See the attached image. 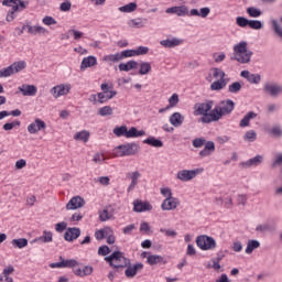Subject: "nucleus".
<instances>
[{
  "label": "nucleus",
  "mask_w": 282,
  "mask_h": 282,
  "mask_svg": "<svg viewBox=\"0 0 282 282\" xmlns=\"http://www.w3.org/2000/svg\"><path fill=\"white\" fill-rule=\"evenodd\" d=\"M177 102H180V95L177 94H173L170 98H169V106L170 109L172 107H177Z\"/></svg>",
  "instance_id": "52"
},
{
  "label": "nucleus",
  "mask_w": 282,
  "mask_h": 282,
  "mask_svg": "<svg viewBox=\"0 0 282 282\" xmlns=\"http://www.w3.org/2000/svg\"><path fill=\"white\" fill-rule=\"evenodd\" d=\"M180 204V199L175 198V197H166L162 205L161 208L162 210H175V208H177Z\"/></svg>",
  "instance_id": "17"
},
{
  "label": "nucleus",
  "mask_w": 282,
  "mask_h": 282,
  "mask_svg": "<svg viewBox=\"0 0 282 282\" xmlns=\"http://www.w3.org/2000/svg\"><path fill=\"white\" fill-rule=\"evenodd\" d=\"M19 91H21L23 96H36V91H39V88H36L35 85L23 84L19 87Z\"/></svg>",
  "instance_id": "22"
},
{
  "label": "nucleus",
  "mask_w": 282,
  "mask_h": 282,
  "mask_svg": "<svg viewBox=\"0 0 282 282\" xmlns=\"http://www.w3.org/2000/svg\"><path fill=\"white\" fill-rule=\"evenodd\" d=\"M196 246L200 250H215L217 248V241L215 238L207 236V235H200L196 238Z\"/></svg>",
  "instance_id": "7"
},
{
  "label": "nucleus",
  "mask_w": 282,
  "mask_h": 282,
  "mask_svg": "<svg viewBox=\"0 0 282 282\" xmlns=\"http://www.w3.org/2000/svg\"><path fill=\"white\" fill-rule=\"evenodd\" d=\"M238 206H246V202H248V197L243 194H239L237 196Z\"/></svg>",
  "instance_id": "63"
},
{
  "label": "nucleus",
  "mask_w": 282,
  "mask_h": 282,
  "mask_svg": "<svg viewBox=\"0 0 282 282\" xmlns=\"http://www.w3.org/2000/svg\"><path fill=\"white\" fill-rule=\"evenodd\" d=\"M271 23L275 36L282 41V25L276 20H272Z\"/></svg>",
  "instance_id": "38"
},
{
  "label": "nucleus",
  "mask_w": 282,
  "mask_h": 282,
  "mask_svg": "<svg viewBox=\"0 0 282 282\" xmlns=\"http://www.w3.org/2000/svg\"><path fill=\"white\" fill-rule=\"evenodd\" d=\"M112 133L115 135H117V138H122V135H124L127 138V133H128V129L127 126H120V127H116L112 130Z\"/></svg>",
  "instance_id": "41"
},
{
  "label": "nucleus",
  "mask_w": 282,
  "mask_h": 282,
  "mask_svg": "<svg viewBox=\"0 0 282 282\" xmlns=\"http://www.w3.org/2000/svg\"><path fill=\"white\" fill-rule=\"evenodd\" d=\"M137 10H138V3L135 2H130L119 8V12H126V13L135 12Z\"/></svg>",
  "instance_id": "36"
},
{
  "label": "nucleus",
  "mask_w": 282,
  "mask_h": 282,
  "mask_svg": "<svg viewBox=\"0 0 282 282\" xmlns=\"http://www.w3.org/2000/svg\"><path fill=\"white\" fill-rule=\"evenodd\" d=\"M210 153H215V142L207 141L205 148L199 152L200 158H208Z\"/></svg>",
  "instance_id": "27"
},
{
  "label": "nucleus",
  "mask_w": 282,
  "mask_h": 282,
  "mask_svg": "<svg viewBox=\"0 0 282 282\" xmlns=\"http://www.w3.org/2000/svg\"><path fill=\"white\" fill-rule=\"evenodd\" d=\"M270 132L272 133V135H275V138L282 137V129L280 126L273 127Z\"/></svg>",
  "instance_id": "62"
},
{
  "label": "nucleus",
  "mask_w": 282,
  "mask_h": 282,
  "mask_svg": "<svg viewBox=\"0 0 282 282\" xmlns=\"http://www.w3.org/2000/svg\"><path fill=\"white\" fill-rule=\"evenodd\" d=\"M72 91V84H59L51 89L53 98H61V96H67Z\"/></svg>",
  "instance_id": "11"
},
{
  "label": "nucleus",
  "mask_w": 282,
  "mask_h": 282,
  "mask_svg": "<svg viewBox=\"0 0 282 282\" xmlns=\"http://www.w3.org/2000/svg\"><path fill=\"white\" fill-rule=\"evenodd\" d=\"M12 74H14L12 65L0 69V78H8L9 76H12Z\"/></svg>",
  "instance_id": "46"
},
{
  "label": "nucleus",
  "mask_w": 282,
  "mask_h": 282,
  "mask_svg": "<svg viewBox=\"0 0 282 282\" xmlns=\"http://www.w3.org/2000/svg\"><path fill=\"white\" fill-rule=\"evenodd\" d=\"M235 111V101L231 99H225L219 101L218 106H215L214 113H212V119L219 122L223 116H230Z\"/></svg>",
  "instance_id": "3"
},
{
  "label": "nucleus",
  "mask_w": 282,
  "mask_h": 282,
  "mask_svg": "<svg viewBox=\"0 0 282 282\" xmlns=\"http://www.w3.org/2000/svg\"><path fill=\"white\" fill-rule=\"evenodd\" d=\"M42 22L44 25H56V20L50 15L44 17Z\"/></svg>",
  "instance_id": "60"
},
{
  "label": "nucleus",
  "mask_w": 282,
  "mask_h": 282,
  "mask_svg": "<svg viewBox=\"0 0 282 282\" xmlns=\"http://www.w3.org/2000/svg\"><path fill=\"white\" fill-rule=\"evenodd\" d=\"M2 6L12 8V10L7 13V18H6L8 23H12V21H14V13L23 12V10H25V8H28V2H25L23 0H3Z\"/></svg>",
  "instance_id": "5"
},
{
  "label": "nucleus",
  "mask_w": 282,
  "mask_h": 282,
  "mask_svg": "<svg viewBox=\"0 0 282 282\" xmlns=\"http://www.w3.org/2000/svg\"><path fill=\"white\" fill-rule=\"evenodd\" d=\"M243 138L248 140V142H254V140H257V132H254V130L247 131Z\"/></svg>",
  "instance_id": "53"
},
{
  "label": "nucleus",
  "mask_w": 282,
  "mask_h": 282,
  "mask_svg": "<svg viewBox=\"0 0 282 282\" xmlns=\"http://www.w3.org/2000/svg\"><path fill=\"white\" fill-rule=\"evenodd\" d=\"M170 123L172 124V127H182V124H184V116H182V113L180 112H174L170 117Z\"/></svg>",
  "instance_id": "26"
},
{
  "label": "nucleus",
  "mask_w": 282,
  "mask_h": 282,
  "mask_svg": "<svg viewBox=\"0 0 282 282\" xmlns=\"http://www.w3.org/2000/svg\"><path fill=\"white\" fill-rule=\"evenodd\" d=\"M210 89H212V91H221V89H224L221 86V82H219V80L213 82L210 84Z\"/></svg>",
  "instance_id": "59"
},
{
  "label": "nucleus",
  "mask_w": 282,
  "mask_h": 282,
  "mask_svg": "<svg viewBox=\"0 0 282 282\" xmlns=\"http://www.w3.org/2000/svg\"><path fill=\"white\" fill-rule=\"evenodd\" d=\"M257 248H261V242H259V240H254V239L248 240L246 253L252 254V252H254V250H257Z\"/></svg>",
  "instance_id": "33"
},
{
  "label": "nucleus",
  "mask_w": 282,
  "mask_h": 282,
  "mask_svg": "<svg viewBox=\"0 0 282 282\" xmlns=\"http://www.w3.org/2000/svg\"><path fill=\"white\" fill-rule=\"evenodd\" d=\"M142 135H147L144 130H138L135 127H131L127 132V138H142Z\"/></svg>",
  "instance_id": "34"
},
{
  "label": "nucleus",
  "mask_w": 282,
  "mask_h": 282,
  "mask_svg": "<svg viewBox=\"0 0 282 282\" xmlns=\"http://www.w3.org/2000/svg\"><path fill=\"white\" fill-rule=\"evenodd\" d=\"M264 94H269L272 98H279L282 94V85L279 83H267L263 86Z\"/></svg>",
  "instance_id": "10"
},
{
  "label": "nucleus",
  "mask_w": 282,
  "mask_h": 282,
  "mask_svg": "<svg viewBox=\"0 0 282 282\" xmlns=\"http://www.w3.org/2000/svg\"><path fill=\"white\" fill-rule=\"evenodd\" d=\"M59 262H53L50 264V268H70L73 274L75 276H79L80 279H85V276H91L94 274V267L91 265H84L83 263L78 262L76 259H63L59 257Z\"/></svg>",
  "instance_id": "1"
},
{
  "label": "nucleus",
  "mask_w": 282,
  "mask_h": 282,
  "mask_svg": "<svg viewBox=\"0 0 282 282\" xmlns=\"http://www.w3.org/2000/svg\"><path fill=\"white\" fill-rule=\"evenodd\" d=\"M89 131L82 130L74 134V140H77L78 142H89Z\"/></svg>",
  "instance_id": "35"
},
{
  "label": "nucleus",
  "mask_w": 282,
  "mask_h": 282,
  "mask_svg": "<svg viewBox=\"0 0 282 282\" xmlns=\"http://www.w3.org/2000/svg\"><path fill=\"white\" fill-rule=\"evenodd\" d=\"M45 129H47V124L41 119H35L34 122L28 126V131L31 134L39 133V131H43Z\"/></svg>",
  "instance_id": "14"
},
{
  "label": "nucleus",
  "mask_w": 282,
  "mask_h": 282,
  "mask_svg": "<svg viewBox=\"0 0 282 282\" xmlns=\"http://www.w3.org/2000/svg\"><path fill=\"white\" fill-rule=\"evenodd\" d=\"M249 26L251 30H262L263 22H261L260 20H249Z\"/></svg>",
  "instance_id": "48"
},
{
  "label": "nucleus",
  "mask_w": 282,
  "mask_h": 282,
  "mask_svg": "<svg viewBox=\"0 0 282 282\" xmlns=\"http://www.w3.org/2000/svg\"><path fill=\"white\" fill-rule=\"evenodd\" d=\"M119 56H120L121 61H123V58H131V57L135 56V50L122 51L121 53H119Z\"/></svg>",
  "instance_id": "51"
},
{
  "label": "nucleus",
  "mask_w": 282,
  "mask_h": 282,
  "mask_svg": "<svg viewBox=\"0 0 282 282\" xmlns=\"http://www.w3.org/2000/svg\"><path fill=\"white\" fill-rule=\"evenodd\" d=\"M85 206V198L80 196H74L66 204V210H78V208H83Z\"/></svg>",
  "instance_id": "13"
},
{
  "label": "nucleus",
  "mask_w": 282,
  "mask_h": 282,
  "mask_svg": "<svg viewBox=\"0 0 282 282\" xmlns=\"http://www.w3.org/2000/svg\"><path fill=\"white\" fill-rule=\"evenodd\" d=\"M228 91L229 94H239L241 91V83L234 82L231 85H229Z\"/></svg>",
  "instance_id": "45"
},
{
  "label": "nucleus",
  "mask_w": 282,
  "mask_h": 282,
  "mask_svg": "<svg viewBox=\"0 0 282 282\" xmlns=\"http://www.w3.org/2000/svg\"><path fill=\"white\" fill-rule=\"evenodd\" d=\"M151 72V63L149 62H143L140 65L139 74L140 76H147Z\"/></svg>",
  "instance_id": "43"
},
{
  "label": "nucleus",
  "mask_w": 282,
  "mask_h": 282,
  "mask_svg": "<svg viewBox=\"0 0 282 282\" xmlns=\"http://www.w3.org/2000/svg\"><path fill=\"white\" fill-rule=\"evenodd\" d=\"M25 61H20L11 64V67L13 68V74H19V72H23L25 69Z\"/></svg>",
  "instance_id": "42"
},
{
  "label": "nucleus",
  "mask_w": 282,
  "mask_h": 282,
  "mask_svg": "<svg viewBox=\"0 0 282 282\" xmlns=\"http://www.w3.org/2000/svg\"><path fill=\"white\" fill-rule=\"evenodd\" d=\"M236 23L239 28H248V25L250 24V20L245 17H237Z\"/></svg>",
  "instance_id": "49"
},
{
  "label": "nucleus",
  "mask_w": 282,
  "mask_h": 282,
  "mask_svg": "<svg viewBox=\"0 0 282 282\" xmlns=\"http://www.w3.org/2000/svg\"><path fill=\"white\" fill-rule=\"evenodd\" d=\"M119 72H131V69H138V62L129 61L127 63L119 64Z\"/></svg>",
  "instance_id": "29"
},
{
  "label": "nucleus",
  "mask_w": 282,
  "mask_h": 282,
  "mask_svg": "<svg viewBox=\"0 0 282 282\" xmlns=\"http://www.w3.org/2000/svg\"><path fill=\"white\" fill-rule=\"evenodd\" d=\"M117 149L121 151L119 154L120 158H124L127 155H135V153H138L140 150V145L137 143H126L117 147Z\"/></svg>",
  "instance_id": "9"
},
{
  "label": "nucleus",
  "mask_w": 282,
  "mask_h": 282,
  "mask_svg": "<svg viewBox=\"0 0 282 282\" xmlns=\"http://www.w3.org/2000/svg\"><path fill=\"white\" fill-rule=\"evenodd\" d=\"M247 80L251 85H259V83H261V75L250 73L249 78Z\"/></svg>",
  "instance_id": "50"
},
{
  "label": "nucleus",
  "mask_w": 282,
  "mask_h": 282,
  "mask_svg": "<svg viewBox=\"0 0 282 282\" xmlns=\"http://www.w3.org/2000/svg\"><path fill=\"white\" fill-rule=\"evenodd\" d=\"M113 217V214L109 213V209H104L99 212V219L101 221H109Z\"/></svg>",
  "instance_id": "47"
},
{
  "label": "nucleus",
  "mask_w": 282,
  "mask_h": 282,
  "mask_svg": "<svg viewBox=\"0 0 282 282\" xmlns=\"http://www.w3.org/2000/svg\"><path fill=\"white\" fill-rule=\"evenodd\" d=\"M214 78H226V73L221 68H213Z\"/></svg>",
  "instance_id": "57"
},
{
  "label": "nucleus",
  "mask_w": 282,
  "mask_h": 282,
  "mask_svg": "<svg viewBox=\"0 0 282 282\" xmlns=\"http://www.w3.org/2000/svg\"><path fill=\"white\" fill-rule=\"evenodd\" d=\"M55 230L56 232H63V230H67V223L66 221L57 223L55 225Z\"/></svg>",
  "instance_id": "61"
},
{
  "label": "nucleus",
  "mask_w": 282,
  "mask_h": 282,
  "mask_svg": "<svg viewBox=\"0 0 282 282\" xmlns=\"http://www.w3.org/2000/svg\"><path fill=\"white\" fill-rule=\"evenodd\" d=\"M96 65H98L96 56L90 55L88 57H84L80 64V72H85V69L89 67H96Z\"/></svg>",
  "instance_id": "21"
},
{
  "label": "nucleus",
  "mask_w": 282,
  "mask_h": 282,
  "mask_svg": "<svg viewBox=\"0 0 282 282\" xmlns=\"http://www.w3.org/2000/svg\"><path fill=\"white\" fill-rule=\"evenodd\" d=\"M257 232H268L270 230V225L263 224V225H258L256 227Z\"/></svg>",
  "instance_id": "64"
},
{
  "label": "nucleus",
  "mask_w": 282,
  "mask_h": 282,
  "mask_svg": "<svg viewBox=\"0 0 282 282\" xmlns=\"http://www.w3.org/2000/svg\"><path fill=\"white\" fill-rule=\"evenodd\" d=\"M214 101L208 100L207 102L198 104L197 107V113L199 116H203L200 118V121L204 122L205 124H210V122H217V119L213 118V113H215V109H213ZM213 109V110H210ZM210 111V112H208Z\"/></svg>",
  "instance_id": "4"
},
{
  "label": "nucleus",
  "mask_w": 282,
  "mask_h": 282,
  "mask_svg": "<svg viewBox=\"0 0 282 282\" xmlns=\"http://www.w3.org/2000/svg\"><path fill=\"white\" fill-rule=\"evenodd\" d=\"M11 245L13 246V248H25L28 246V239L26 238H19V239H13L11 241Z\"/></svg>",
  "instance_id": "40"
},
{
  "label": "nucleus",
  "mask_w": 282,
  "mask_h": 282,
  "mask_svg": "<svg viewBox=\"0 0 282 282\" xmlns=\"http://www.w3.org/2000/svg\"><path fill=\"white\" fill-rule=\"evenodd\" d=\"M166 14H176L177 17H188V7H172L165 10Z\"/></svg>",
  "instance_id": "18"
},
{
  "label": "nucleus",
  "mask_w": 282,
  "mask_h": 282,
  "mask_svg": "<svg viewBox=\"0 0 282 282\" xmlns=\"http://www.w3.org/2000/svg\"><path fill=\"white\" fill-rule=\"evenodd\" d=\"M252 54L254 53L248 50V42L241 41L234 45V53L230 61H237V63H240L241 65H247V63H250Z\"/></svg>",
  "instance_id": "2"
},
{
  "label": "nucleus",
  "mask_w": 282,
  "mask_h": 282,
  "mask_svg": "<svg viewBox=\"0 0 282 282\" xmlns=\"http://www.w3.org/2000/svg\"><path fill=\"white\" fill-rule=\"evenodd\" d=\"M182 44V40L177 39V37H173L172 40H162L160 42V45H162L163 47H177V45Z\"/></svg>",
  "instance_id": "32"
},
{
  "label": "nucleus",
  "mask_w": 282,
  "mask_h": 282,
  "mask_svg": "<svg viewBox=\"0 0 282 282\" xmlns=\"http://www.w3.org/2000/svg\"><path fill=\"white\" fill-rule=\"evenodd\" d=\"M262 162H263V155L258 154L254 158L240 163V166L242 169H250V166H259V164H262Z\"/></svg>",
  "instance_id": "20"
},
{
  "label": "nucleus",
  "mask_w": 282,
  "mask_h": 282,
  "mask_svg": "<svg viewBox=\"0 0 282 282\" xmlns=\"http://www.w3.org/2000/svg\"><path fill=\"white\" fill-rule=\"evenodd\" d=\"M199 173H204V169L198 167L195 170H181L177 172L176 177L181 182H191V180H195V177L198 176Z\"/></svg>",
  "instance_id": "8"
},
{
  "label": "nucleus",
  "mask_w": 282,
  "mask_h": 282,
  "mask_svg": "<svg viewBox=\"0 0 282 282\" xmlns=\"http://www.w3.org/2000/svg\"><path fill=\"white\" fill-rule=\"evenodd\" d=\"M104 61L105 63H109L111 65V63H120L122 59L120 57V53H116L104 56Z\"/></svg>",
  "instance_id": "37"
},
{
  "label": "nucleus",
  "mask_w": 282,
  "mask_h": 282,
  "mask_svg": "<svg viewBox=\"0 0 282 282\" xmlns=\"http://www.w3.org/2000/svg\"><path fill=\"white\" fill-rule=\"evenodd\" d=\"M147 263H149V265H166L169 261L162 256L150 254L147 258Z\"/></svg>",
  "instance_id": "19"
},
{
  "label": "nucleus",
  "mask_w": 282,
  "mask_h": 282,
  "mask_svg": "<svg viewBox=\"0 0 282 282\" xmlns=\"http://www.w3.org/2000/svg\"><path fill=\"white\" fill-rule=\"evenodd\" d=\"M78 237H80V228L78 227H69L66 229L64 234L65 241H69V242L76 241Z\"/></svg>",
  "instance_id": "16"
},
{
  "label": "nucleus",
  "mask_w": 282,
  "mask_h": 282,
  "mask_svg": "<svg viewBox=\"0 0 282 282\" xmlns=\"http://www.w3.org/2000/svg\"><path fill=\"white\" fill-rule=\"evenodd\" d=\"M149 210H153V206L149 202H142L140 199H135L133 202V212L134 213H147Z\"/></svg>",
  "instance_id": "15"
},
{
  "label": "nucleus",
  "mask_w": 282,
  "mask_h": 282,
  "mask_svg": "<svg viewBox=\"0 0 282 282\" xmlns=\"http://www.w3.org/2000/svg\"><path fill=\"white\" fill-rule=\"evenodd\" d=\"M22 30H28V33L33 34L34 36H36V34H47L46 29L43 26H39V25L32 26L30 24H26V25L22 26Z\"/></svg>",
  "instance_id": "23"
},
{
  "label": "nucleus",
  "mask_w": 282,
  "mask_h": 282,
  "mask_svg": "<svg viewBox=\"0 0 282 282\" xmlns=\"http://www.w3.org/2000/svg\"><path fill=\"white\" fill-rule=\"evenodd\" d=\"M143 144H149L155 149H162V147H164V142L155 137H149L148 139L143 140Z\"/></svg>",
  "instance_id": "30"
},
{
  "label": "nucleus",
  "mask_w": 282,
  "mask_h": 282,
  "mask_svg": "<svg viewBox=\"0 0 282 282\" xmlns=\"http://www.w3.org/2000/svg\"><path fill=\"white\" fill-rule=\"evenodd\" d=\"M247 14H249V17H251L252 19H259V17H261L262 12L254 7H249V8H247Z\"/></svg>",
  "instance_id": "44"
},
{
  "label": "nucleus",
  "mask_w": 282,
  "mask_h": 282,
  "mask_svg": "<svg viewBox=\"0 0 282 282\" xmlns=\"http://www.w3.org/2000/svg\"><path fill=\"white\" fill-rule=\"evenodd\" d=\"M204 144H206V139H204V138H196L193 140V147L195 149H202V147H204Z\"/></svg>",
  "instance_id": "54"
},
{
  "label": "nucleus",
  "mask_w": 282,
  "mask_h": 282,
  "mask_svg": "<svg viewBox=\"0 0 282 282\" xmlns=\"http://www.w3.org/2000/svg\"><path fill=\"white\" fill-rule=\"evenodd\" d=\"M124 268H126L124 274H126L127 279H133V276H135V274H138L139 270L144 269V264L142 262H139V263L131 265V260H128V263Z\"/></svg>",
  "instance_id": "12"
},
{
  "label": "nucleus",
  "mask_w": 282,
  "mask_h": 282,
  "mask_svg": "<svg viewBox=\"0 0 282 282\" xmlns=\"http://www.w3.org/2000/svg\"><path fill=\"white\" fill-rule=\"evenodd\" d=\"M257 118V112L254 111H249L241 120L239 123V127H250V120H254Z\"/></svg>",
  "instance_id": "31"
},
{
  "label": "nucleus",
  "mask_w": 282,
  "mask_h": 282,
  "mask_svg": "<svg viewBox=\"0 0 282 282\" xmlns=\"http://www.w3.org/2000/svg\"><path fill=\"white\" fill-rule=\"evenodd\" d=\"M144 54H149V47L139 46L137 50H134V56H144Z\"/></svg>",
  "instance_id": "55"
},
{
  "label": "nucleus",
  "mask_w": 282,
  "mask_h": 282,
  "mask_svg": "<svg viewBox=\"0 0 282 282\" xmlns=\"http://www.w3.org/2000/svg\"><path fill=\"white\" fill-rule=\"evenodd\" d=\"M147 23H149V20L147 18H135L128 21L129 28H137V29L144 28Z\"/></svg>",
  "instance_id": "25"
},
{
  "label": "nucleus",
  "mask_w": 282,
  "mask_h": 282,
  "mask_svg": "<svg viewBox=\"0 0 282 282\" xmlns=\"http://www.w3.org/2000/svg\"><path fill=\"white\" fill-rule=\"evenodd\" d=\"M127 177L131 178V183L128 187V193H131V191H133V188H135V186H138V178L140 177V172L134 171L132 173H128Z\"/></svg>",
  "instance_id": "28"
},
{
  "label": "nucleus",
  "mask_w": 282,
  "mask_h": 282,
  "mask_svg": "<svg viewBox=\"0 0 282 282\" xmlns=\"http://www.w3.org/2000/svg\"><path fill=\"white\" fill-rule=\"evenodd\" d=\"M109 252H111V249H109V246H107V245H104V246L99 247V249H98L99 257H107V254H109Z\"/></svg>",
  "instance_id": "56"
},
{
  "label": "nucleus",
  "mask_w": 282,
  "mask_h": 282,
  "mask_svg": "<svg viewBox=\"0 0 282 282\" xmlns=\"http://www.w3.org/2000/svg\"><path fill=\"white\" fill-rule=\"evenodd\" d=\"M98 116H101L102 118L113 116V108H111V106H104L98 109Z\"/></svg>",
  "instance_id": "39"
},
{
  "label": "nucleus",
  "mask_w": 282,
  "mask_h": 282,
  "mask_svg": "<svg viewBox=\"0 0 282 282\" xmlns=\"http://www.w3.org/2000/svg\"><path fill=\"white\" fill-rule=\"evenodd\" d=\"M271 166L273 169H276V166H282V153H278L275 155V159H274L273 163L271 164Z\"/></svg>",
  "instance_id": "58"
},
{
  "label": "nucleus",
  "mask_w": 282,
  "mask_h": 282,
  "mask_svg": "<svg viewBox=\"0 0 282 282\" xmlns=\"http://www.w3.org/2000/svg\"><path fill=\"white\" fill-rule=\"evenodd\" d=\"M105 261L115 270L127 268V264L129 263V259L124 257V253L121 251H115L110 256L105 257Z\"/></svg>",
  "instance_id": "6"
},
{
  "label": "nucleus",
  "mask_w": 282,
  "mask_h": 282,
  "mask_svg": "<svg viewBox=\"0 0 282 282\" xmlns=\"http://www.w3.org/2000/svg\"><path fill=\"white\" fill-rule=\"evenodd\" d=\"M34 241L39 243H52V241H54V237L52 231L44 230L43 235L35 238Z\"/></svg>",
  "instance_id": "24"
}]
</instances>
